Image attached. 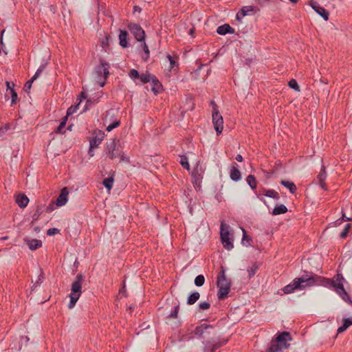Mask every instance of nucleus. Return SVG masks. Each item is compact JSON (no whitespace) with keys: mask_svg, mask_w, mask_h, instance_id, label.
Segmentation results:
<instances>
[{"mask_svg":"<svg viewBox=\"0 0 352 352\" xmlns=\"http://www.w3.org/2000/svg\"><path fill=\"white\" fill-rule=\"evenodd\" d=\"M320 276L306 272L300 277L294 278L291 283L285 286L283 291L285 294H291L295 290H302L307 287L320 285Z\"/></svg>","mask_w":352,"mask_h":352,"instance_id":"obj_1","label":"nucleus"},{"mask_svg":"<svg viewBox=\"0 0 352 352\" xmlns=\"http://www.w3.org/2000/svg\"><path fill=\"white\" fill-rule=\"evenodd\" d=\"M320 280L321 283L320 285H323L327 287H333L335 291L345 302L352 305V300L344 288V283L346 282V280L341 273L338 272L333 278H327L321 276Z\"/></svg>","mask_w":352,"mask_h":352,"instance_id":"obj_2","label":"nucleus"},{"mask_svg":"<svg viewBox=\"0 0 352 352\" xmlns=\"http://www.w3.org/2000/svg\"><path fill=\"white\" fill-rule=\"evenodd\" d=\"M291 340L292 337L289 332L283 331L278 333L276 338L271 341L270 347L265 352H279L283 349H288L289 344L287 342Z\"/></svg>","mask_w":352,"mask_h":352,"instance_id":"obj_3","label":"nucleus"},{"mask_svg":"<svg viewBox=\"0 0 352 352\" xmlns=\"http://www.w3.org/2000/svg\"><path fill=\"white\" fill-rule=\"evenodd\" d=\"M217 285L219 288L217 297L219 300L225 299L230 291L231 283L226 276V270L221 266L217 275Z\"/></svg>","mask_w":352,"mask_h":352,"instance_id":"obj_4","label":"nucleus"},{"mask_svg":"<svg viewBox=\"0 0 352 352\" xmlns=\"http://www.w3.org/2000/svg\"><path fill=\"white\" fill-rule=\"evenodd\" d=\"M84 280V276L82 274H78L75 281L72 284L71 293L69 294L70 300L68 305L69 309H72L79 297L81 295L82 283Z\"/></svg>","mask_w":352,"mask_h":352,"instance_id":"obj_5","label":"nucleus"},{"mask_svg":"<svg viewBox=\"0 0 352 352\" xmlns=\"http://www.w3.org/2000/svg\"><path fill=\"white\" fill-rule=\"evenodd\" d=\"M211 104L213 106L212 109V123L214 124V129L217 132V134L219 135L221 133L223 128V120L222 116L220 114L217 104L214 102L212 101Z\"/></svg>","mask_w":352,"mask_h":352,"instance_id":"obj_6","label":"nucleus"},{"mask_svg":"<svg viewBox=\"0 0 352 352\" xmlns=\"http://www.w3.org/2000/svg\"><path fill=\"white\" fill-rule=\"evenodd\" d=\"M109 64L103 60H102L100 64L96 67L95 74L97 76V78L102 77L103 78L102 81L98 82L101 87H104L106 83V80L109 74Z\"/></svg>","mask_w":352,"mask_h":352,"instance_id":"obj_7","label":"nucleus"},{"mask_svg":"<svg viewBox=\"0 0 352 352\" xmlns=\"http://www.w3.org/2000/svg\"><path fill=\"white\" fill-rule=\"evenodd\" d=\"M116 140H112L110 143L107 145V157L111 160L120 157V160L124 161L125 157L124 155H121L118 151V142Z\"/></svg>","mask_w":352,"mask_h":352,"instance_id":"obj_8","label":"nucleus"},{"mask_svg":"<svg viewBox=\"0 0 352 352\" xmlns=\"http://www.w3.org/2000/svg\"><path fill=\"white\" fill-rule=\"evenodd\" d=\"M104 138V133L100 130L94 131L92 134V137L89 140V154L90 155H93L91 152V149L97 148L102 142V140Z\"/></svg>","mask_w":352,"mask_h":352,"instance_id":"obj_9","label":"nucleus"},{"mask_svg":"<svg viewBox=\"0 0 352 352\" xmlns=\"http://www.w3.org/2000/svg\"><path fill=\"white\" fill-rule=\"evenodd\" d=\"M128 28L138 41H144L145 32L139 24L131 23L128 25Z\"/></svg>","mask_w":352,"mask_h":352,"instance_id":"obj_10","label":"nucleus"},{"mask_svg":"<svg viewBox=\"0 0 352 352\" xmlns=\"http://www.w3.org/2000/svg\"><path fill=\"white\" fill-rule=\"evenodd\" d=\"M113 110H109L107 111L106 116L104 118V124L107 125L106 130L109 132L111 131L113 129L118 127L120 124V121L115 119L112 122L111 118L113 116Z\"/></svg>","mask_w":352,"mask_h":352,"instance_id":"obj_11","label":"nucleus"},{"mask_svg":"<svg viewBox=\"0 0 352 352\" xmlns=\"http://www.w3.org/2000/svg\"><path fill=\"white\" fill-rule=\"evenodd\" d=\"M214 329L212 325L207 324H201L196 327L195 329V334L201 338H207L210 334V331Z\"/></svg>","mask_w":352,"mask_h":352,"instance_id":"obj_12","label":"nucleus"},{"mask_svg":"<svg viewBox=\"0 0 352 352\" xmlns=\"http://www.w3.org/2000/svg\"><path fill=\"white\" fill-rule=\"evenodd\" d=\"M309 4L311 7L316 11V12L321 16L324 21H327L329 19V12L323 7L320 6L318 2L311 1Z\"/></svg>","mask_w":352,"mask_h":352,"instance_id":"obj_13","label":"nucleus"},{"mask_svg":"<svg viewBox=\"0 0 352 352\" xmlns=\"http://www.w3.org/2000/svg\"><path fill=\"white\" fill-rule=\"evenodd\" d=\"M69 190L67 187H64L56 199V204L57 206L60 207L65 206L68 200Z\"/></svg>","mask_w":352,"mask_h":352,"instance_id":"obj_14","label":"nucleus"},{"mask_svg":"<svg viewBox=\"0 0 352 352\" xmlns=\"http://www.w3.org/2000/svg\"><path fill=\"white\" fill-rule=\"evenodd\" d=\"M327 173L325 170V167L322 166L320 170V172L319 173V174L317 176L316 179H317L318 184L324 190H327V184H325V180L327 179Z\"/></svg>","mask_w":352,"mask_h":352,"instance_id":"obj_15","label":"nucleus"},{"mask_svg":"<svg viewBox=\"0 0 352 352\" xmlns=\"http://www.w3.org/2000/svg\"><path fill=\"white\" fill-rule=\"evenodd\" d=\"M228 342V340H223L222 341H217L212 343L210 342H207L206 344V347L208 349L210 352H215L217 349H218L221 346L226 344Z\"/></svg>","mask_w":352,"mask_h":352,"instance_id":"obj_16","label":"nucleus"},{"mask_svg":"<svg viewBox=\"0 0 352 352\" xmlns=\"http://www.w3.org/2000/svg\"><path fill=\"white\" fill-rule=\"evenodd\" d=\"M217 32L220 35H226V34H234V30L229 24H223L217 29Z\"/></svg>","mask_w":352,"mask_h":352,"instance_id":"obj_17","label":"nucleus"},{"mask_svg":"<svg viewBox=\"0 0 352 352\" xmlns=\"http://www.w3.org/2000/svg\"><path fill=\"white\" fill-rule=\"evenodd\" d=\"M237 164L234 163L230 170V179L234 182H237L241 179V175L240 170L237 168Z\"/></svg>","mask_w":352,"mask_h":352,"instance_id":"obj_18","label":"nucleus"},{"mask_svg":"<svg viewBox=\"0 0 352 352\" xmlns=\"http://www.w3.org/2000/svg\"><path fill=\"white\" fill-rule=\"evenodd\" d=\"M254 8L252 6H244L241 10L236 14V19L238 21H241L243 17L246 16L249 12H252Z\"/></svg>","mask_w":352,"mask_h":352,"instance_id":"obj_19","label":"nucleus"},{"mask_svg":"<svg viewBox=\"0 0 352 352\" xmlns=\"http://www.w3.org/2000/svg\"><path fill=\"white\" fill-rule=\"evenodd\" d=\"M128 32L126 30H120L119 34L120 45L122 47H126L128 45L127 43Z\"/></svg>","mask_w":352,"mask_h":352,"instance_id":"obj_20","label":"nucleus"},{"mask_svg":"<svg viewBox=\"0 0 352 352\" xmlns=\"http://www.w3.org/2000/svg\"><path fill=\"white\" fill-rule=\"evenodd\" d=\"M16 202L20 208H25L29 202V199L25 195H19L16 199Z\"/></svg>","mask_w":352,"mask_h":352,"instance_id":"obj_21","label":"nucleus"},{"mask_svg":"<svg viewBox=\"0 0 352 352\" xmlns=\"http://www.w3.org/2000/svg\"><path fill=\"white\" fill-rule=\"evenodd\" d=\"M152 83V91L155 94L160 93L162 89V85L159 80L155 76L154 79L151 81Z\"/></svg>","mask_w":352,"mask_h":352,"instance_id":"obj_22","label":"nucleus"},{"mask_svg":"<svg viewBox=\"0 0 352 352\" xmlns=\"http://www.w3.org/2000/svg\"><path fill=\"white\" fill-rule=\"evenodd\" d=\"M27 244L31 250H36L42 246V241L38 239H31L27 241Z\"/></svg>","mask_w":352,"mask_h":352,"instance_id":"obj_23","label":"nucleus"},{"mask_svg":"<svg viewBox=\"0 0 352 352\" xmlns=\"http://www.w3.org/2000/svg\"><path fill=\"white\" fill-rule=\"evenodd\" d=\"M352 325V318H347L343 320V324L338 327L337 330L338 333H341L345 331L348 327Z\"/></svg>","mask_w":352,"mask_h":352,"instance_id":"obj_24","label":"nucleus"},{"mask_svg":"<svg viewBox=\"0 0 352 352\" xmlns=\"http://www.w3.org/2000/svg\"><path fill=\"white\" fill-rule=\"evenodd\" d=\"M221 242L223 245V247L228 250H230L233 248L234 245L233 243L230 238V236H221Z\"/></svg>","mask_w":352,"mask_h":352,"instance_id":"obj_25","label":"nucleus"},{"mask_svg":"<svg viewBox=\"0 0 352 352\" xmlns=\"http://www.w3.org/2000/svg\"><path fill=\"white\" fill-rule=\"evenodd\" d=\"M280 184L285 188H288L292 194H294L296 190V186L292 182L282 180Z\"/></svg>","mask_w":352,"mask_h":352,"instance_id":"obj_26","label":"nucleus"},{"mask_svg":"<svg viewBox=\"0 0 352 352\" xmlns=\"http://www.w3.org/2000/svg\"><path fill=\"white\" fill-rule=\"evenodd\" d=\"M287 212V207L283 205L280 204L279 206H276L273 210L272 214L274 215H278L281 214H285Z\"/></svg>","mask_w":352,"mask_h":352,"instance_id":"obj_27","label":"nucleus"},{"mask_svg":"<svg viewBox=\"0 0 352 352\" xmlns=\"http://www.w3.org/2000/svg\"><path fill=\"white\" fill-rule=\"evenodd\" d=\"M199 293L198 292H194L188 297L187 304L189 305L195 304L199 300Z\"/></svg>","mask_w":352,"mask_h":352,"instance_id":"obj_28","label":"nucleus"},{"mask_svg":"<svg viewBox=\"0 0 352 352\" xmlns=\"http://www.w3.org/2000/svg\"><path fill=\"white\" fill-rule=\"evenodd\" d=\"M154 75L146 73L140 74L139 79L142 83L145 84L152 81V80L154 79Z\"/></svg>","mask_w":352,"mask_h":352,"instance_id":"obj_29","label":"nucleus"},{"mask_svg":"<svg viewBox=\"0 0 352 352\" xmlns=\"http://www.w3.org/2000/svg\"><path fill=\"white\" fill-rule=\"evenodd\" d=\"M179 311V305L177 304L174 306L173 309L170 311V313L169 314H168L167 319H168L169 320H170L172 319H177Z\"/></svg>","mask_w":352,"mask_h":352,"instance_id":"obj_30","label":"nucleus"},{"mask_svg":"<svg viewBox=\"0 0 352 352\" xmlns=\"http://www.w3.org/2000/svg\"><path fill=\"white\" fill-rule=\"evenodd\" d=\"M246 182L252 190L256 189L257 182L254 175H249L246 178Z\"/></svg>","mask_w":352,"mask_h":352,"instance_id":"obj_31","label":"nucleus"},{"mask_svg":"<svg viewBox=\"0 0 352 352\" xmlns=\"http://www.w3.org/2000/svg\"><path fill=\"white\" fill-rule=\"evenodd\" d=\"M259 265L256 263H254L252 264V265L248 269V276L249 278L253 277L256 272L258 270Z\"/></svg>","mask_w":352,"mask_h":352,"instance_id":"obj_32","label":"nucleus"},{"mask_svg":"<svg viewBox=\"0 0 352 352\" xmlns=\"http://www.w3.org/2000/svg\"><path fill=\"white\" fill-rule=\"evenodd\" d=\"M113 177H109L103 180L102 184L108 190H110L113 187Z\"/></svg>","mask_w":352,"mask_h":352,"instance_id":"obj_33","label":"nucleus"},{"mask_svg":"<svg viewBox=\"0 0 352 352\" xmlns=\"http://www.w3.org/2000/svg\"><path fill=\"white\" fill-rule=\"evenodd\" d=\"M44 280V274L43 272H41L40 275L38 276L36 280L33 283V285L32 286V291H34L38 286H39Z\"/></svg>","mask_w":352,"mask_h":352,"instance_id":"obj_34","label":"nucleus"},{"mask_svg":"<svg viewBox=\"0 0 352 352\" xmlns=\"http://www.w3.org/2000/svg\"><path fill=\"white\" fill-rule=\"evenodd\" d=\"M229 226L225 224L223 222H221V230H220V235L221 236H230L229 232Z\"/></svg>","mask_w":352,"mask_h":352,"instance_id":"obj_35","label":"nucleus"},{"mask_svg":"<svg viewBox=\"0 0 352 352\" xmlns=\"http://www.w3.org/2000/svg\"><path fill=\"white\" fill-rule=\"evenodd\" d=\"M180 164L186 170H190V165L188 164V157L186 155L180 156Z\"/></svg>","mask_w":352,"mask_h":352,"instance_id":"obj_36","label":"nucleus"},{"mask_svg":"<svg viewBox=\"0 0 352 352\" xmlns=\"http://www.w3.org/2000/svg\"><path fill=\"white\" fill-rule=\"evenodd\" d=\"M266 197L272 198L276 200H278L280 199L278 192L272 189H269L268 192H266Z\"/></svg>","mask_w":352,"mask_h":352,"instance_id":"obj_37","label":"nucleus"},{"mask_svg":"<svg viewBox=\"0 0 352 352\" xmlns=\"http://www.w3.org/2000/svg\"><path fill=\"white\" fill-rule=\"evenodd\" d=\"M195 285L197 287H201L205 283V278L204 275H198L195 279Z\"/></svg>","mask_w":352,"mask_h":352,"instance_id":"obj_38","label":"nucleus"},{"mask_svg":"<svg viewBox=\"0 0 352 352\" xmlns=\"http://www.w3.org/2000/svg\"><path fill=\"white\" fill-rule=\"evenodd\" d=\"M46 65H47V63L42 64L41 65H40V67L38 68V69L35 72L34 75L32 77V78H33V80H36L40 76V75L42 74V72L45 69Z\"/></svg>","mask_w":352,"mask_h":352,"instance_id":"obj_39","label":"nucleus"},{"mask_svg":"<svg viewBox=\"0 0 352 352\" xmlns=\"http://www.w3.org/2000/svg\"><path fill=\"white\" fill-rule=\"evenodd\" d=\"M67 120V116H65L62 119L59 126L57 127V129L56 130V133H63L62 130L65 126Z\"/></svg>","mask_w":352,"mask_h":352,"instance_id":"obj_40","label":"nucleus"},{"mask_svg":"<svg viewBox=\"0 0 352 352\" xmlns=\"http://www.w3.org/2000/svg\"><path fill=\"white\" fill-rule=\"evenodd\" d=\"M351 228V225L350 223H347L346 224L344 230L341 232V233L340 234V237L341 239H345L346 238L348 234H349V232Z\"/></svg>","mask_w":352,"mask_h":352,"instance_id":"obj_41","label":"nucleus"},{"mask_svg":"<svg viewBox=\"0 0 352 352\" xmlns=\"http://www.w3.org/2000/svg\"><path fill=\"white\" fill-rule=\"evenodd\" d=\"M288 86L293 89L295 91H300V87L297 82V81L295 79H292L288 82Z\"/></svg>","mask_w":352,"mask_h":352,"instance_id":"obj_42","label":"nucleus"},{"mask_svg":"<svg viewBox=\"0 0 352 352\" xmlns=\"http://www.w3.org/2000/svg\"><path fill=\"white\" fill-rule=\"evenodd\" d=\"M200 170H201V173H199V165L197 164V166L194 169V170H193V172L192 173L193 177H195V179L196 180H199V179H201L202 178L201 173H203V170H201V168H200Z\"/></svg>","mask_w":352,"mask_h":352,"instance_id":"obj_43","label":"nucleus"},{"mask_svg":"<svg viewBox=\"0 0 352 352\" xmlns=\"http://www.w3.org/2000/svg\"><path fill=\"white\" fill-rule=\"evenodd\" d=\"M129 76L132 80H135L136 79H139L140 74L138 70L132 69L130 70Z\"/></svg>","mask_w":352,"mask_h":352,"instance_id":"obj_44","label":"nucleus"},{"mask_svg":"<svg viewBox=\"0 0 352 352\" xmlns=\"http://www.w3.org/2000/svg\"><path fill=\"white\" fill-rule=\"evenodd\" d=\"M35 80H33V78H31L24 85L23 89L25 92L29 93L32 87V84Z\"/></svg>","mask_w":352,"mask_h":352,"instance_id":"obj_45","label":"nucleus"},{"mask_svg":"<svg viewBox=\"0 0 352 352\" xmlns=\"http://www.w3.org/2000/svg\"><path fill=\"white\" fill-rule=\"evenodd\" d=\"M143 50H144V54H145V56H143V59L144 60H146L148 58V57H149L150 52H149V50H148V47L147 46L146 43H144Z\"/></svg>","mask_w":352,"mask_h":352,"instance_id":"obj_46","label":"nucleus"},{"mask_svg":"<svg viewBox=\"0 0 352 352\" xmlns=\"http://www.w3.org/2000/svg\"><path fill=\"white\" fill-rule=\"evenodd\" d=\"M210 307V304L208 302H201L199 304V308L201 310L208 309Z\"/></svg>","mask_w":352,"mask_h":352,"instance_id":"obj_47","label":"nucleus"},{"mask_svg":"<svg viewBox=\"0 0 352 352\" xmlns=\"http://www.w3.org/2000/svg\"><path fill=\"white\" fill-rule=\"evenodd\" d=\"M59 232H60V230L58 228H50L47 231V234L48 236H52V235L59 233Z\"/></svg>","mask_w":352,"mask_h":352,"instance_id":"obj_48","label":"nucleus"},{"mask_svg":"<svg viewBox=\"0 0 352 352\" xmlns=\"http://www.w3.org/2000/svg\"><path fill=\"white\" fill-rule=\"evenodd\" d=\"M10 94H11V98H12V104H14L16 102V101L17 100V94L15 91L14 88L11 89Z\"/></svg>","mask_w":352,"mask_h":352,"instance_id":"obj_49","label":"nucleus"},{"mask_svg":"<svg viewBox=\"0 0 352 352\" xmlns=\"http://www.w3.org/2000/svg\"><path fill=\"white\" fill-rule=\"evenodd\" d=\"M77 108V107H70L67 111V115L65 116H69V115H72L73 114L75 111H76V109Z\"/></svg>","mask_w":352,"mask_h":352,"instance_id":"obj_50","label":"nucleus"},{"mask_svg":"<svg viewBox=\"0 0 352 352\" xmlns=\"http://www.w3.org/2000/svg\"><path fill=\"white\" fill-rule=\"evenodd\" d=\"M167 58H168L170 65L171 67L173 68L174 67V65H175V61L173 57L168 54L167 56Z\"/></svg>","mask_w":352,"mask_h":352,"instance_id":"obj_51","label":"nucleus"},{"mask_svg":"<svg viewBox=\"0 0 352 352\" xmlns=\"http://www.w3.org/2000/svg\"><path fill=\"white\" fill-rule=\"evenodd\" d=\"M6 83L7 89H9L10 91H11V89L14 88V84L13 82H8V81H6Z\"/></svg>","mask_w":352,"mask_h":352,"instance_id":"obj_52","label":"nucleus"},{"mask_svg":"<svg viewBox=\"0 0 352 352\" xmlns=\"http://www.w3.org/2000/svg\"><path fill=\"white\" fill-rule=\"evenodd\" d=\"M50 11L53 13V14H55L56 11V6H54V5H51L50 6Z\"/></svg>","mask_w":352,"mask_h":352,"instance_id":"obj_53","label":"nucleus"},{"mask_svg":"<svg viewBox=\"0 0 352 352\" xmlns=\"http://www.w3.org/2000/svg\"><path fill=\"white\" fill-rule=\"evenodd\" d=\"M342 220L346 221H352V217H347L345 216L344 214H342Z\"/></svg>","mask_w":352,"mask_h":352,"instance_id":"obj_54","label":"nucleus"},{"mask_svg":"<svg viewBox=\"0 0 352 352\" xmlns=\"http://www.w3.org/2000/svg\"><path fill=\"white\" fill-rule=\"evenodd\" d=\"M236 160L238 161V162H242L243 161V157L240 154H238L236 157H235Z\"/></svg>","mask_w":352,"mask_h":352,"instance_id":"obj_55","label":"nucleus"},{"mask_svg":"<svg viewBox=\"0 0 352 352\" xmlns=\"http://www.w3.org/2000/svg\"><path fill=\"white\" fill-rule=\"evenodd\" d=\"M133 10H134V12H141V8L138 6H135L133 7Z\"/></svg>","mask_w":352,"mask_h":352,"instance_id":"obj_56","label":"nucleus"},{"mask_svg":"<svg viewBox=\"0 0 352 352\" xmlns=\"http://www.w3.org/2000/svg\"><path fill=\"white\" fill-rule=\"evenodd\" d=\"M243 242L248 238L247 235H246V232L244 229H243Z\"/></svg>","mask_w":352,"mask_h":352,"instance_id":"obj_57","label":"nucleus"},{"mask_svg":"<svg viewBox=\"0 0 352 352\" xmlns=\"http://www.w3.org/2000/svg\"><path fill=\"white\" fill-rule=\"evenodd\" d=\"M107 40H108V37H107V36H106V38H105V41H103L102 42V47H103L104 45H107V44H108V41H107Z\"/></svg>","mask_w":352,"mask_h":352,"instance_id":"obj_58","label":"nucleus"},{"mask_svg":"<svg viewBox=\"0 0 352 352\" xmlns=\"http://www.w3.org/2000/svg\"><path fill=\"white\" fill-rule=\"evenodd\" d=\"M174 324H175V327H178L179 326H180L181 322L178 320V321L175 322Z\"/></svg>","mask_w":352,"mask_h":352,"instance_id":"obj_59","label":"nucleus"},{"mask_svg":"<svg viewBox=\"0 0 352 352\" xmlns=\"http://www.w3.org/2000/svg\"><path fill=\"white\" fill-rule=\"evenodd\" d=\"M268 190H269V189L263 188L262 192H263V195L266 196V192H268Z\"/></svg>","mask_w":352,"mask_h":352,"instance_id":"obj_60","label":"nucleus"},{"mask_svg":"<svg viewBox=\"0 0 352 352\" xmlns=\"http://www.w3.org/2000/svg\"><path fill=\"white\" fill-rule=\"evenodd\" d=\"M257 197L262 201H263L264 203H265V200L263 198V197H261L260 195H257Z\"/></svg>","mask_w":352,"mask_h":352,"instance_id":"obj_61","label":"nucleus"},{"mask_svg":"<svg viewBox=\"0 0 352 352\" xmlns=\"http://www.w3.org/2000/svg\"><path fill=\"white\" fill-rule=\"evenodd\" d=\"M80 96H81L82 98H86L85 94L84 92H82V93L80 94Z\"/></svg>","mask_w":352,"mask_h":352,"instance_id":"obj_62","label":"nucleus"},{"mask_svg":"<svg viewBox=\"0 0 352 352\" xmlns=\"http://www.w3.org/2000/svg\"><path fill=\"white\" fill-rule=\"evenodd\" d=\"M289 1L293 3H296L298 1V0H289Z\"/></svg>","mask_w":352,"mask_h":352,"instance_id":"obj_63","label":"nucleus"},{"mask_svg":"<svg viewBox=\"0 0 352 352\" xmlns=\"http://www.w3.org/2000/svg\"><path fill=\"white\" fill-rule=\"evenodd\" d=\"M193 32H194V30H193V29H190V31H189V33H190V34H193Z\"/></svg>","mask_w":352,"mask_h":352,"instance_id":"obj_64","label":"nucleus"}]
</instances>
